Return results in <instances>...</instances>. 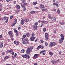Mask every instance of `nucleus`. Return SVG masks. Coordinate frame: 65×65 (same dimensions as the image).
I'll return each mask as SVG.
<instances>
[{"label":"nucleus","instance_id":"1","mask_svg":"<svg viewBox=\"0 0 65 65\" xmlns=\"http://www.w3.org/2000/svg\"><path fill=\"white\" fill-rule=\"evenodd\" d=\"M33 48V47H31V48H27V50L26 51V53L27 54L30 55V54L31 53V51H32Z\"/></svg>","mask_w":65,"mask_h":65},{"label":"nucleus","instance_id":"2","mask_svg":"<svg viewBox=\"0 0 65 65\" xmlns=\"http://www.w3.org/2000/svg\"><path fill=\"white\" fill-rule=\"evenodd\" d=\"M57 45V43L55 42H51L49 46L50 47H52V46H54Z\"/></svg>","mask_w":65,"mask_h":65},{"label":"nucleus","instance_id":"3","mask_svg":"<svg viewBox=\"0 0 65 65\" xmlns=\"http://www.w3.org/2000/svg\"><path fill=\"white\" fill-rule=\"evenodd\" d=\"M48 17L49 18V19H52V20L53 21H56V18H55V17H52L51 16V15L50 14H49L48 15Z\"/></svg>","mask_w":65,"mask_h":65},{"label":"nucleus","instance_id":"4","mask_svg":"<svg viewBox=\"0 0 65 65\" xmlns=\"http://www.w3.org/2000/svg\"><path fill=\"white\" fill-rule=\"evenodd\" d=\"M45 35L46 39H47V40H48V39H49V36H48V34L47 33H46L45 34Z\"/></svg>","mask_w":65,"mask_h":65},{"label":"nucleus","instance_id":"5","mask_svg":"<svg viewBox=\"0 0 65 65\" xmlns=\"http://www.w3.org/2000/svg\"><path fill=\"white\" fill-rule=\"evenodd\" d=\"M39 55L38 54H36L34 55L33 58L34 59H36L38 57Z\"/></svg>","mask_w":65,"mask_h":65},{"label":"nucleus","instance_id":"6","mask_svg":"<svg viewBox=\"0 0 65 65\" xmlns=\"http://www.w3.org/2000/svg\"><path fill=\"white\" fill-rule=\"evenodd\" d=\"M22 43L24 44H30V42L28 41H23Z\"/></svg>","mask_w":65,"mask_h":65},{"label":"nucleus","instance_id":"7","mask_svg":"<svg viewBox=\"0 0 65 65\" xmlns=\"http://www.w3.org/2000/svg\"><path fill=\"white\" fill-rule=\"evenodd\" d=\"M37 25H34L33 26V28L34 30H36L37 29L38 26Z\"/></svg>","mask_w":65,"mask_h":65},{"label":"nucleus","instance_id":"8","mask_svg":"<svg viewBox=\"0 0 65 65\" xmlns=\"http://www.w3.org/2000/svg\"><path fill=\"white\" fill-rule=\"evenodd\" d=\"M21 56L23 58H27V57L28 56V55L27 54H25V55H21Z\"/></svg>","mask_w":65,"mask_h":65},{"label":"nucleus","instance_id":"9","mask_svg":"<svg viewBox=\"0 0 65 65\" xmlns=\"http://www.w3.org/2000/svg\"><path fill=\"white\" fill-rule=\"evenodd\" d=\"M41 23L42 24H47V22L44 21H41Z\"/></svg>","mask_w":65,"mask_h":65},{"label":"nucleus","instance_id":"10","mask_svg":"<svg viewBox=\"0 0 65 65\" xmlns=\"http://www.w3.org/2000/svg\"><path fill=\"white\" fill-rule=\"evenodd\" d=\"M35 39V38L33 36H32L30 38V40H31V41H34V40Z\"/></svg>","mask_w":65,"mask_h":65},{"label":"nucleus","instance_id":"11","mask_svg":"<svg viewBox=\"0 0 65 65\" xmlns=\"http://www.w3.org/2000/svg\"><path fill=\"white\" fill-rule=\"evenodd\" d=\"M21 5L22 7L24 8L23 11H25L26 10V8H25V6L24 5H22V4H21Z\"/></svg>","mask_w":65,"mask_h":65},{"label":"nucleus","instance_id":"12","mask_svg":"<svg viewBox=\"0 0 65 65\" xmlns=\"http://www.w3.org/2000/svg\"><path fill=\"white\" fill-rule=\"evenodd\" d=\"M64 39H63L62 38H61V39H60L59 40V41L60 42V43H62L63 41V40Z\"/></svg>","mask_w":65,"mask_h":65},{"label":"nucleus","instance_id":"13","mask_svg":"<svg viewBox=\"0 0 65 65\" xmlns=\"http://www.w3.org/2000/svg\"><path fill=\"white\" fill-rule=\"evenodd\" d=\"M51 62L53 64H56V63H57V62L55 61L54 60H52L51 61Z\"/></svg>","mask_w":65,"mask_h":65},{"label":"nucleus","instance_id":"14","mask_svg":"<svg viewBox=\"0 0 65 65\" xmlns=\"http://www.w3.org/2000/svg\"><path fill=\"white\" fill-rule=\"evenodd\" d=\"M14 21L15 22L13 23L12 25H15V24H17V19H14Z\"/></svg>","mask_w":65,"mask_h":65},{"label":"nucleus","instance_id":"15","mask_svg":"<svg viewBox=\"0 0 65 65\" xmlns=\"http://www.w3.org/2000/svg\"><path fill=\"white\" fill-rule=\"evenodd\" d=\"M3 20H8V17H3Z\"/></svg>","mask_w":65,"mask_h":65},{"label":"nucleus","instance_id":"16","mask_svg":"<svg viewBox=\"0 0 65 65\" xmlns=\"http://www.w3.org/2000/svg\"><path fill=\"white\" fill-rule=\"evenodd\" d=\"M8 58H9V56H6L4 58V60H7V59H8Z\"/></svg>","mask_w":65,"mask_h":65},{"label":"nucleus","instance_id":"17","mask_svg":"<svg viewBox=\"0 0 65 65\" xmlns=\"http://www.w3.org/2000/svg\"><path fill=\"white\" fill-rule=\"evenodd\" d=\"M21 25H23V24H24V19H23L21 20Z\"/></svg>","mask_w":65,"mask_h":65},{"label":"nucleus","instance_id":"18","mask_svg":"<svg viewBox=\"0 0 65 65\" xmlns=\"http://www.w3.org/2000/svg\"><path fill=\"white\" fill-rule=\"evenodd\" d=\"M61 37V38H63L64 39V35L63 34H61L60 35Z\"/></svg>","mask_w":65,"mask_h":65},{"label":"nucleus","instance_id":"19","mask_svg":"<svg viewBox=\"0 0 65 65\" xmlns=\"http://www.w3.org/2000/svg\"><path fill=\"white\" fill-rule=\"evenodd\" d=\"M3 43L0 42V47L1 48H2L3 47Z\"/></svg>","mask_w":65,"mask_h":65},{"label":"nucleus","instance_id":"20","mask_svg":"<svg viewBox=\"0 0 65 65\" xmlns=\"http://www.w3.org/2000/svg\"><path fill=\"white\" fill-rule=\"evenodd\" d=\"M40 6L41 8H44V5H42V4H41Z\"/></svg>","mask_w":65,"mask_h":65},{"label":"nucleus","instance_id":"21","mask_svg":"<svg viewBox=\"0 0 65 65\" xmlns=\"http://www.w3.org/2000/svg\"><path fill=\"white\" fill-rule=\"evenodd\" d=\"M24 21L25 22H29V19L28 18H26L24 19Z\"/></svg>","mask_w":65,"mask_h":65},{"label":"nucleus","instance_id":"22","mask_svg":"<svg viewBox=\"0 0 65 65\" xmlns=\"http://www.w3.org/2000/svg\"><path fill=\"white\" fill-rule=\"evenodd\" d=\"M14 44H15L16 45H18L19 44V43L18 41H14Z\"/></svg>","mask_w":65,"mask_h":65},{"label":"nucleus","instance_id":"23","mask_svg":"<svg viewBox=\"0 0 65 65\" xmlns=\"http://www.w3.org/2000/svg\"><path fill=\"white\" fill-rule=\"evenodd\" d=\"M16 7L17 8V9H19L20 8V6L19 5H17L16 6Z\"/></svg>","mask_w":65,"mask_h":65},{"label":"nucleus","instance_id":"24","mask_svg":"<svg viewBox=\"0 0 65 65\" xmlns=\"http://www.w3.org/2000/svg\"><path fill=\"white\" fill-rule=\"evenodd\" d=\"M42 11H47V9H45L44 8H43L42 9Z\"/></svg>","mask_w":65,"mask_h":65},{"label":"nucleus","instance_id":"25","mask_svg":"<svg viewBox=\"0 0 65 65\" xmlns=\"http://www.w3.org/2000/svg\"><path fill=\"white\" fill-rule=\"evenodd\" d=\"M41 47H42V46L41 45L37 47V50H39V48H41Z\"/></svg>","mask_w":65,"mask_h":65},{"label":"nucleus","instance_id":"26","mask_svg":"<svg viewBox=\"0 0 65 65\" xmlns=\"http://www.w3.org/2000/svg\"><path fill=\"white\" fill-rule=\"evenodd\" d=\"M8 33L10 35H12V34L11 31H9L8 32Z\"/></svg>","mask_w":65,"mask_h":65},{"label":"nucleus","instance_id":"27","mask_svg":"<svg viewBox=\"0 0 65 65\" xmlns=\"http://www.w3.org/2000/svg\"><path fill=\"white\" fill-rule=\"evenodd\" d=\"M39 42L40 43H43L44 42V41L43 40H41L39 41Z\"/></svg>","mask_w":65,"mask_h":65},{"label":"nucleus","instance_id":"28","mask_svg":"<svg viewBox=\"0 0 65 65\" xmlns=\"http://www.w3.org/2000/svg\"><path fill=\"white\" fill-rule=\"evenodd\" d=\"M25 52V50H22L21 51V53H23Z\"/></svg>","mask_w":65,"mask_h":65},{"label":"nucleus","instance_id":"29","mask_svg":"<svg viewBox=\"0 0 65 65\" xmlns=\"http://www.w3.org/2000/svg\"><path fill=\"white\" fill-rule=\"evenodd\" d=\"M35 12H36L35 11H31L30 12V13L31 14H34V13H35Z\"/></svg>","mask_w":65,"mask_h":65},{"label":"nucleus","instance_id":"30","mask_svg":"<svg viewBox=\"0 0 65 65\" xmlns=\"http://www.w3.org/2000/svg\"><path fill=\"white\" fill-rule=\"evenodd\" d=\"M23 40H24L25 41H28V40L26 39H22Z\"/></svg>","mask_w":65,"mask_h":65},{"label":"nucleus","instance_id":"31","mask_svg":"<svg viewBox=\"0 0 65 65\" xmlns=\"http://www.w3.org/2000/svg\"><path fill=\"white\" fill-rule=\"evenodd\" d=\"M37 2H35L33 3V5H36V4H37Z\"/></svg>","mask_w":65,"mask_h":65},{"label":"nucleus","instance_id":"32","mask_svg":"<svg viewBox=\"0 0 65 65\" xmlns=\"http://www.w3.org/2000/svg\"><path fill=\"white\" fill-rule=\"evenodd\" d=\"M59 23L60 24H61V25H64V24H65V23L64 22H60Z\"/></svg>","mask_w":65,"mask_h":65},{"label":"nucleus","instance_id":"33","mask_svg":"<svg viewBox=\"0 0 65 65\" xmlns=\"http://www.w3.org/2000/svg\"><path fill=\"white\" fill-rule=\"evenodd\" d=\"M26 34L27 37H29V36H30V34H29V33H27Z\"/></svg>","mask_w":65,"mask_h":65},{"label":"nucleus","instance_id":"34","mask_svg":"<svg viewBox=\"0 0 65 65\" xmlns=\"http://www.w3.org/2000/svg\"><path fill=\"white\" fill-rule=\"evenodd\" d=\"M57 12L58 13H59V14H60V10H59V9L58 10Z\"/></svg>","mask_w":65,"mask_h":65},{"label":"nucleus","instance_id":"35","mask_svg":"<svg viewBox=\"0 0 65 65\" xmlns=\"http://www.w3.org/2000/svg\"><path fill=\"white\" fill-rule=\"evenodd\" d=\"M46 30V28H44L43 29V31L44 32H45Z\"/></svg>","mask_w":65,"mask_h":65},{"label":"nucleus","instance_id":"36","mask_svg":"<svg viewBox=\"0 0 65 65\" xmlns=\"http://www.w3.org/2000/svg\"><path fill=\"white\" fill-rule=\"evenodd\" d=\"M26 35H24L23 36V38H26Z\"/></svg>","mask_w":65,"mask_h":65},{"label":"nucleus","instance_id":"37","mask_svg":"<svg viewBox=\"0 0 65 65\" xmlns=\"http://www.w3.org/2000/svg\"><path fill=\"white\" fill-rule=\"evenodd\" d=\"M49 54L50 55H51V56H53V53H52V52H49Z\"/></svg>","mask_w":65,"mask_h":65},{"label":"nucleus","instance_id":"38","mask_svg":"<svg viewBox=\"0 0 65 65\" xmlns=\"http://www.w3.org/2000/svg\"><path fill=\"white\" fill-rule=\"evenodd\" d=\"M14 32L15 33H16V32H18V31L16 30L15 29H14Z\"/></svg>","mask_w":65,"mask_h":65},{"label":"nucleus","instance_id":"39","mask_svg":"<svg viewBox=\"0 0 65 65\" xmlns=\"http://www.w3.org/2000/svg\"><path fill=\"white\" fill-rule=\"evenodd\" d=\"M16 33V36H18L19 32H18V31H17V32H15Z\"/></svg>","mask_w":65,"mask_h":65},{"label":"nucleus","instance_id":"40","mask_svg":"<svg viewBox=\"0 0 65 65\" xmlns=\"http://www.w3.org/2000/svg\"><path fill=\"white\" fill-rule=\"evenodd\" d=\"M45 44L46 46H47L48 45V43H45Z\"/></svg>","mask_w":65,"mask_h":65},{"label":"nucleus","instance_id":"41","mask_svg":"<svg viewBox=\"0 0 65 65\" xmlns=\"http://www.w3.org/2000/svg\"><path fill=\"white\" fill-rule=\"evenodd\" d=\"M9 52H10V53H11V52H13V50H9Z\"/></svg>","mask_w":65,"mask_h":65},{"label":"nucleus","instance_id":"42","mask_svg":"<svg viewBox=\"0 0 65 65\" xmlns=\"http://www.w3.org/2000/svg\"><path fill=\"white\" fill-rule=\"evenodd\" d=\"M35 25H38V23L37 22H36L34 23Z\"/></svg>","mask_w":65,"mask_h":65},{"label":"nucleus","instance_id":"43","mask_svg":"<svg viewBox=\"0 0 65 65\" xmlns=\"http://www.w3.org/2000/svg\"><path fill=\"white\" fill-rule=\"evenodd\" d=\"M56 4H57V3H54L53 4V5L54 6L56 5Z\"/></svg>","mask_w":65,"mask_h":65},{"label":"nucleus","instance_id":"44","mask_svg":"<svg viewBox=\"0 0 65 65\" xmlns=\"http://www.w3.org/2000/svg\"><path fill=\"white\" fill-rule=\"evenodd\" d=\"M13 18V16H11L10 17V19H12Z\"/></svg>","mask_w":65,"mask_h":65},{"label":"nucleus","instance_id":"45","mask_svg":"<svg viewBox=\"0 0 65 65\" xmlns=\"http://www.w3.org/2000/svg\"><path fill=\"white\" fill-rule=\"evenodd\" d=\"M0 7H2V4H1V3H0Z\"/></svg>","mask_w":65,"mask_h":65},{"label":"nucleus","instance_id":"46","mask_svg":"<svg viewBox=\"0 0 65 65\" xmlns=\"http://www.w3.org/2000/svg\"><path fill=\"white\" fill-rule=\"evenodd\" d=\"M24 5H27V3H24Z\"/></svg>","mask_w":65,"mask_h":65},{"label":"nucleus","instance_id":"47","mask_svg":"<svg viewBox=\"0 0 65 65\" xmlns=\"http://www.w3.org/2000/svg\"><path fill=\"white\" fill-rule=\"evenodd\" d=\"M26 2V0H23L22 1V3H24V2Z\"/></svg>","mask_w":65,"mask_h":65},{"label":"nucleus","instance_id":"48","mask_svg":"<svg viewBox=\"0 0 65 65\" xmlns=\"http://www.w3.org/2000/svg\"><path fill=\"white\" fill-rule=\"evenodd\" d=\"M56 6H57V7H58V6H59V5H58V4H57L56 3Z\"/></svg>","mask_w":65,"mask_h":65},{"label":"nucleus","instance_id":"49","mask_svg":"<svg viewBox=\"0 0 65 65\" xmlns=\"http://www.w3.org/2000/svg\"><path fill=\"white\" fill-rule=\"evenodd\" d=\"M28 57H27V59H29V58H30V55H28V56L27 55Z\"/></svg>","mask_w":65,"mask_h":65},{"label":"nucleus","instance_id":"50","mask_svg":"<svg viewBox=\"0 0 65 65\" xmlns=\"http://www.w3.org/2000/svg\"><path fill=\"white\" fill-rule=\"evenodd\" d=\"M8 21V20H6L5 22V23H7Z\"/></svg>","mask_w":65,"mask_h":65},{"label":"nucleus","instance_id":"51","mask_svg":"<svg viewBox=\"0 0 65 65\" xmlns=\"http://www.w3.org/2000/svg\"><path fill=\"white\" fill-rule=\"evenodd\" d=\"M17 54L15 53L14 56V57H16V56H17Z\"/></svg>","mask_w":65,"mask_h":65},{"label":"nucleus","instance_id":"52","mask_svg":"<svg viewBox=\"0 0 65 65\" xmlns=\"http://www.w3.org/2000/svg\"><path fill=\"white\" fill-rule=\"evenodd\" d=\"M12 54L13 55H14V52H13L12 53Z\"/></svg>","mask_w":65,"mask_h":65},{"label":"nucleus","instance_id":"53","mask_svg":"<svg viewBox=\"0 0 65 65\" xmlns=\"http://www.w3.org/2000/svg\"><path fill=\"white\" fill-rule=\"evenodd\" d=\"M2 8H0V11H1V10H2Z\"/></svg>","mask_w":65,"mask_h":65},{"label":"nucleus","instance_id":"54","mask_svg":"<svg viewBox=\"0 0 65 65\" xmlns=\"http://www.w3.org/2000/svg\"><path fill=\"white\" fill-rule=\"evenodd\" d=\"M18 30H20V29H21V28H20V27H19L18 28Z\"/></svg>","mask_w":65,"mask_h":65},{"label":"nucleus","instance_id":"55","mask_svg":"<svg viewBox=\"0 0 65 65\" xmlns=\"http://www.w3.org/2000/svg\"><path fill=\"white\" fill-rule=\"evenodd\" d=\"M2 37V35H0V38H1Z\"/></svg>","mask_w":65,"mask_h":65},{"label":"nucleus","instance_id":"56","mask_svg":"<svg viewBox=\"0 0 65 65\" xmlns=\"http://www.w3.org/2000/svg\"><path fill=\"white\" fill-rule=\"evenodd\" d=\"M43 53H44L45 52V50H43L42 51Z\"/></svg>","mask_w":65,"mask_h":65},{"label":"nucleus","instance_id":"57","mask_svg":"<svg viewBox=\"0 0 65 65\" xmlns=\"http://www.w3.org/2000/svg\"><path fill=\"white\" fill-rule=\"evenodd\" d=\"M11 0H6V1L7 2H9V1H10Z\"/></svg>","mask_w":65,"mask_h":65},{"label":"nucleus","instance_id":"58","mask_svg":"<svg viewBox=\"0 0 65 65\" xmlns=\"http://www.w3.org/2000/svg\"><path fill=\"white\" fill-rule=\"evenodd\" d=\"M35 42H36V41H37V39H36L34 41Z\"/></svg>","mask_w":65,"mask_h":65},{"label":"nucleus","instance_id":"59","mask_svg":"<svg viewBox=\"0 0 65 65\" xmlns=\"http://www.w3.org/2000/svg\"><path fill=\"white\" fill-rule=\"evenodd\" d=\"M56 11V9H55L54 10H53V11Z\"/></svg>","mask_w":65,"mask_h":65},{"label":"nucleus","instance_id":"60","mask_svg":"<svg viewBox=\"0 0 65 65\" xmlns=\"http://www.w3.org/2000/svg\"><path fill=\"white\" fill-rule=\"evenodd\" d=\"M43 48H44V46H42L41 47V49H43Z\"/></svg>","mask_w":65,"mask_h":65},{"label":"nucleus","instance_id":"61","mask_svg":"<svg viewBox=\"0 0 65 65\" xmlns=\"http://www.w3.org/2000/svg\"><path fill=\"white\" fill-rule=\"evenodd\" d=\"M43 52H42V51H41L40 53V54H42V53H43Z\"/></svg>","mask_w":65,"mask_h":65},{"label":"nucleus","instance_id":"62","mask_svg":"<svg viewBox=\"0 0 65 65\" xmlns=\"http://www.w3.org/2000/svg\"><path fill=\"white\" fill-rule=\"evenodd\" d=\"M2 54L3 55H5V53L4 52H3L2 53Z\"/></svg>","mask_w":65,"mask_h":65},{"label":"nucleus","instance_id":"63","mask_svg":"<svg viewBox=\"0 0 65 65\" xmlns=\"http://www.w3.org/2000/svg\"><path fill=\"white\" fill-rule=\"evenodd\" d=\"M40 22H41V21L39 20L38 21V23H40Z\"/></svg>","mask_w":65,"mask_h":65},{"label":"nucleus","instance_id":"64","mask_svg":"<svg viewBox=\"0 0 65 65\" xmlns=\"http://www.w3.org/2000/svg\"><path fill=\"white\" fill-rule=\"evenodd\" d=\"M34 65H37V64L36 63H34Z\"/></svg>","mask_w":65,"mask_h":65}]
</instances>
